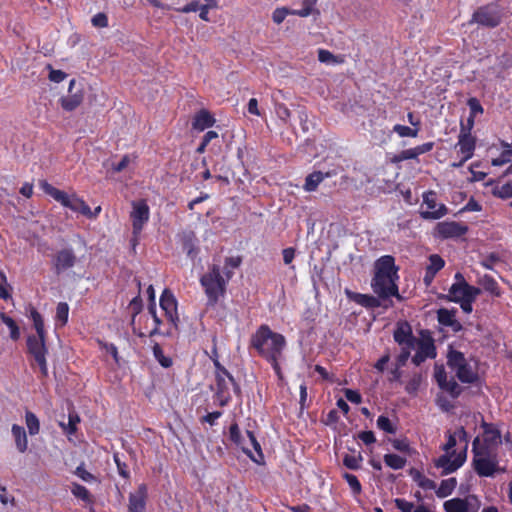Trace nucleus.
<instances>
[{
	"instance_id": "obj_51",
	"label": "nucleus",
	"mask_w": 512,
	"mask_h": 512,
	"mask_svg": "<svg viewBox=\"0 0 512 512\" xmlns=\"http://www.w3.org/2000/svg\"><path fill=\"white\" fill-rule=\"evenodd\" d=\"M377 427L386 432V433H389V434H395L396 433V427L393 425V423L391 422V420L385 416V415H380L378 418H377Z\"/></svg>"
},
{
	"instance_id": "obj_58",
	"label": "nucleus",
	"mask_w": 512,
	"mask_h": 512,
	"mask_svg": "<svg viewBox=\"0 0 512 512\" xmlns=\"http://www.w3.org/2000/svg\"><path fill=\"white\" fill-rule=\"evenodd\" d=\"M395 506L402 512H414V504L403 498H396L394 500Z\"/></svg>"
},
{
	"instance_id": "obj_32",
	"label": "nucleus",
	"mask_w": 512,
	"mask_h": 512,
	"mask_svg": "<svg viewBox=\"0 0 512 512\" xmlns=\"http://www.w3.org/2000/svg\"><path fill=\"white\" fill-rule=\"evenodd\" d=\"M384 463L391 469L400 470L403 469L407 463L405 457L398 454L388 453L383 457Z\"/></svg>"
},
{
	"instance_id": "obj_62",
	"label": "nucleus",
	"mask_w": 512,
	"mask_h": 512,
	"mask_svg": "<svg viewBox=\"0 0 512 512\" xmlns=\"http://www.w3.org/2000/svg\"><path fill=\"white\" fill-rule=\"evenodd\" d=\"M434 377L439 387L445 383L448 378L444 366H435Z\"/></svg>"
},
{
	"instance_id": "obj_48",
	"label": "nucleus",
	"mask_w": 512,
	"mask_h": 512,
	"mask_svg": "<svg viewBox=\"0 0 512 512\" xmlns=\"http://www.w3.org/2000/svg\"><path fill=\"white\" fill-rule=\"evenodd\" d=\"M316 5L312 0H303L302 8L299 10H295V15L299 17H308L309 15L316 13L319 14V10L314 9Z\"/></svg>"
},
{
	"instance_id": "obj_56",
	"label": "nucleus",
	"mask_w": 512,
	"mask_h": 512,
	"mask_svg": "<svg viewBox=\"0 0 512 512\" xmlns=\"http://www.w3.org/2000/svg\"><path fill=\"white\" fill-rule=\"evenodd\" d=\"M421 384V376L414 375L406 384L405 390L408 394H416Z\"/></svg>"
},
{
	"instance_id": "obj_16",
	"label": "nucleus",
	"mask_w": 512,
	"mask_h": 512,
	"mask_svg": "<svg viewBox=\"0 0 512 512\" xmlns=\"http://www.w3.org/2000/svg\"><path fill=\"white\" fill-rule=\"evenodd\" d=\"M160 307L164 311L167 320L177 328V324L179 322L177 300L169 289H165L162 292L160 297Z\"/></svg>"
},
{
	"instance_id": "obj_61",
	"label": "nucleus",
	"mask_w": 512,
	"mask_h": 512,
	"mask_svg": "<svg viewBox=\"0 0 512 512\" xmlns=\"http://www.w3.org/2000/svg\"><path fill=\"white\" fill-rule=\"evenodd\" d=\"M467 104L470 108V115L476 116L483 113V107L477 98H470Z\"/></svg>"
},
{
	"instance_id": "obj_46",
	"label": "nucleus",
	"mask_w": 512,
	"mask_h": 512,
	"mask_svg": "<svg viewBox=\"0 0 512 512\" xmlns=\"http://www.w3.org/2000/svg\"><path fill=\"white\" fill-rule=\"evenodd\" d=\"M69 316V305L66 302H59L56 307V321L60 322L61 326H64L68 322Z\"/></svg>"
},
{
	"instance_id": "obj_57",
	"label": "nucleus",
	"mask_w": 512,
	"mask_h": 512,
	"mask_svg": "<svg viewBox=\"0 0 512 512\" xmlns=\"http://www.w3.org/2000/svg\"><path fill=\"white\" fill-rule=\"evenodd\" d=\"M92 25L98 28H105L108 26V17L105 13L99 12L91 19Z\"/></svg>"
},
{
	"instance_id": "obj_4",
	"label": "nucleus",
	"mask_w": 512,
	"mask_h": 512,
	"mask_svg": "<svg viewBox=\"0 0 512 512\" xmlns=\"http://www.w3.org/2000/svg\"><path fill=\"white\" fill-rule=\"evenodd\" d=\"M229 280L221 274V268L217 264L209 266L208 271L200 279V285L207 297L206 305L215 307L221 298H224Z\"/></svg>"
},
{
	"instance_id": "obj_38",
	"label": "nucleus",
	"mask_w": 512,
	"mask_h": 512,
	"mask_svg": "<svg viewBox=\"0 0 512 512\" xmlns=\"http://www.w3.org/2000/svg\"><path fill=\"white\" fill-rule=\"evenodd\" d=\"M25 422L30 435H36L40 431V422L38 417L31 411H26Z\"/></svg>"
},
{
	"instance_id": "obj_10",
	"label": "nucleus",
	"mask_w": 512,
	"mask_h": 512,
	"mask_svg": "<svg viewBox=\"0 0 512 512\" xmlns=\"http://www.w3.org/2000/svg\"><path fill=\"white\" fill-rule=\"evenodd\" d=\"M150 218V208L145 199L132 202V211L130 212V220L132 223V239L131 242L135 246L143 231L144 226Z\"/></svg>"
},
{
	"instance_id": "obj_63",
	"label": "nucleus",
	"mask_w": 512,
	"mask_h": 512,
	"mask_svg": "<svg viewBox=\"0 0 512 512\" xmlns=\"http://www.w3.org/2000/svg\"><path fill=\"white\" fill-rule=\"evenodd\" d=\"M222 414V411L209 412L201 418V422L208 423L210 426H214Z\"/></svg>"
},
{
	"instance_id": "obj_41",
	"label": "nucleus",
	"mask_w": 512,
	"mask_h": 512,
	"mask_svg": "<svg viewBox=\"0 0 512 512\" xmlns=\"http://www.w3.org/2000/svg\"><path fill=\"white\" fill-rule=\"evenodd\" d=\"M493 196L506 200L512 198V183L507 182L503 185H497L492 189Z\"/></svg>"
},
{
	"instance_id": "obj_22",
	"label": "nucleus",
	"mask_w": 512,
	"mask_h": 512,
	"mask_svg": "<svg viewBox=\"0 0 512 512\" xmlns=\"http://www.w3.org/2000/svg\"><path fill=\"white\" fill-rule=\"evenodd\" d=\"M77 261V257L72 248L59 250L54 257V267L57 273L72 268Z\"/></svg>"
},
{
	"instance_id": "obj_26",
	"label": "nucleus",
	"mask_w": 512,
	"mask_h": 512,
	"mask_svg": "<svg viewBox=\"0 0 512 512\" xmlns=\"http://www.w3.org/2000/svg\"><path fill=\"white\" fill-rule=\"evenodd\" d=\"M214 123L215 118L212 114L208 110L202 109L195 114L192 126L195 130L204 131L205 129L212 127Z\"/></svg>"
},
{
	"instance_id": "obj_45",
	"label": "nucleus",
	"mask_w": 512,
	"mask_h": 512,
	"mask_svg": "<svg viewBox=\"0 0 512 512\" xmlns=\"http://www.w3.org/2000/svg\"><path fill=\"white\" fill-rule=\"evenodd\" d=\"M71 492L76 498L81 499L87 503L91 502V494L85 486L78 483H73Z\"/></svg>"
},
{
	"instance_id": "obj_35",
	"label": "nucleus",
	"mask_w": 512,
	"mask_h": 512,
	"mask_svg": "<svg viewBox=\"0 0 512 512\" xmlns=\"http://www.w3.org/2000/svg\"><path fill=\"white\" fill-rule=\"evenodd\" d=\"M0 319L9 328L10 338L17 341L20 338V329L15 320L5 313L0 314Z\"/></svg>"
},
{
	"instance_id": "obj_2",
	"label": "nucleus",
	"mask_w": 512,
	"mask_h": 512,
	"mask_svg": "<svg viewBox=\"0 0 512 512\" xmlns=\"http://www.w3.org/2000/svg\"><path fill=\"white\" fill-rule=\"evenodd\" d=\"M375 274L371 281L373 292L383 300L396 297L401 300L397 280L399 279L398 267L391 255L380 257L375 263Z\"/></svg>"
},
{
	"instance_id": "obj_64",
	"label": "nucleus",
	"mask_w": 512,
	"mask_h": 512,
	"mask_svg": "<svg viewBox=\"0 0 512 512\" xmlns=\"http://www.w3.org/2000/svg\"><path fill=\"white\" fill-rule=\"evenodd\" d=\"M358 439H360L365 445H371L376 442L375 435L373 431H361L357 435Z\"/></svg>"
},
{
	"instance_id": "obj_18",
	"label": "nucleus",
	"mask_w": 512,
	"mask_h": 512,
	"mask_svg": "<svg viewBox=\"0 0 512 512\" xmlns=\"http://www.w3.org/2000/svg\"><path fill=\"white\" fill-rule=\"evenodd\" d=\"M480 293V288L469 285L466 281H463V283H453L451 285L447 299L455 303L464 300L471 295H479Z\"/></svg>"
},
{
	"instance_id": "obj_47",
	"label": "nucleus",
	"mask_w": 512,
	"mask_h": 512,
	"mask_svg": "<svg viewBox=\"0 0 512 512\" xmlns=\"http://www.w3.org/2000/svg\"><path fill=\"white\" fill-rule=\"evenodd\" d=\"M288 15H295V9L278 7L272 13V20L277 25L281 24Z\"/></svg>"
},
{
	"instance_id": "obj_31",
	"label": "nucleus",
	"mask_w": 512,
	"mask_h": 512,
	"mask_svg": "<svg viewBox=\"0 0 512 512\" xmlns=\"http://www.w3.org/2000/svg\"><path fill=\"white\" fill-rule=\"evenodd\" d=\"M457 486V480L454 477L444 479L441 481L438 489L436 490V496L438 498H445L451 495Z\"/></svg>"
},
{
	"instance_id": "obj_7",
	"label": "nucleus",
	"mask_w": 512,
	"mask_h": 512,
	"mask_svg": "<svg viewBox=\"0 0 512 512\" xmlns=\"http://www.w3.org/2000/svg\"><path fill=\"white\" fill-rule=\"evenodd\" d=\"M40 187L44 193L59 202L63 207L69 208L73 212L80 213L84 216L88 213L90 214L89 205L75 193L68 195L66 192L59 190L46 180L40 182Z\"/></svg>"
},
{
	"instance_id": "obj_59",
	"label": "nucleus",
	"mask_w": 512,
	"mask_h": 512,
	"mask_svg": "<svg viewBox=\"0 0 512 512\" xmlns=\"http://www.w3.org/2000/svg\"><path fill=\"white\" fill-rule=\"evenodd\" d=\"M48 68L50 69L48 78L52 82L60 83L67 77V74L62 70H55L51 65H48Z\"/></svg>"
},
{
	"instance_id": "obj_5",
	"label": "nucleus",
	"mask_w": 512,
	"mask_h": 512,
	"mask_svg": "<svg viewBox=\"0 0 512 512\" xmlns=\"http://www.w3.org/2000/svg\"><path fill=\"white\" fill-rule=\"evenodd\" d=\"M446 436L447 441L442 446V450L445 454L434 460V466L442 469V475H448L455 472L462 467L466 461V450L456 453L453 449L457 444L456 434L448 431Z\"/></svg>"
},
{
	"instance_id": "obj_3",
	"label": "nucleus",
	"mask_w": 512,
	"mask_h": 512,
	"mask_svg": "<svg viewBox=\"0 0 512 512\" xmlns=\"http://www.w3.org/2000/svg\"><path fill=\"white\" fill-rule=\"evenodd\" d=\"M30 319L33 322V327L36 334L29 335L26 339L27 353L33 358L34 363L31 362V367L36 364L40 370V378L45 379L48 377V366L46 356L48 348L46 345L47 333L45 331L44 320L42 315L33 306L30 307Z\"/></svg>"
},
{
	"instance_id": "obj_27",
	"label": "nucleus",
	"mask_w": 512,
	"mask_h": 512,
	"mask_svg": "<svg viewBox=\"0 0 512 512\" xmlns=\"http://www.w3.org/2000/svg\"><path fill=\"white\" fill-rule=\"evenodd\" d=\"M331 176H332L331 172L323 173L321 171H314V172H312V173H310V174H308L306 176L303 188L307 192L316 191L318 186H319V184L325 178H328V177H331Z\"/></svg>"
},
{
	"instance_id": "obj_30",
	"label": "nucleus",
	"mask_w": 512,
	"mask_h": 512,
	"mask_svg": "<svg viewBox=\"0 0 512 512\" xmlns=\"http://www.w3.org/2000/svg\"><path fill=\"white\" fill-rule=\"evenodd\" d=\"M480 285L483 289L490 293L492 296L499 297L501 295V289L497 281L490 275H484L480 281Z\"/></svg>"
},
{
	"instance_id": "obj_55",
	"label": "nucleus",
	"mask_w": 512,
	"mask_h": 512,
	"mask_svg": "<svg viewBox=\"0 0 512 512\" xmlns=\"http://www.w3.org/2000/svg\"><path fill=\"white\" fill-rule=\"evenodd\" d=\"M412 349L413 348H410L408 346H401V352L399 353V355L396 358V364L395 365H397L398 367L405 366L406 362L408 361V359L410 357Z\"/></svg>"
},
{
	"instance_id": "obj_11",
	"label": "nucleus",
	"mask_w": 512,
	"mask_h": 512,
	"mask_svg": "<svg viewBox=\"0 0 512 512\" xmlns=\"http://www.w3.org/2000/svg\"><path fill=\"white\" fill-rule=\"evenodd\" d=\"M483 439L480 442L476 437L472 443V449L479 451L498 453V449L502 444V436L500 430L493 423H482Z\"/></svg>"
},
{
	"instance_id": "obj_42",
	"label": "nucleus",
	"mask_w": 512,
	"mask_h": 512,
	"mask_svg": "<svg viewBox=\"0 0 512 512\" xmlns=\"http://www.w3.org/2000/svg\"><path fill=\"white\" fill-rule=\"evenodd\" d=\"M80 422V418L76 413H69L68 423H60L64 433L67 435H74L77 431V424Z\"/></svg>"
},
{
	"instance_id": "obj_60",
	"label": "nucleus",
	"mask_w": 512,
	"mask_h": 512,
	"mask_svg": "<svg viewBox=\"0 0 512 512\" xmlns=\"http://www.w3.org/2000/svg\"><path fill=\"white\" fill-rule=\"evenodd\" d=\"M201 4L198 0H192L189 3H187L185 6L176 8L175 10L180 13H190V12H196L200 10Z\"/></svg>"
},
{
	"instance_id": "obj_23",
	"label": "nucleus",
	"mask_w": 512,
	"mask_h": 512,
	"mask_svg": "<svg viewBox=\"0 0 512 512\" xmlns=\"http://www.w3.org/2000/svg\"><path fill=\"white\" fill-rule=\"evenodd\" d=\"M434 147V142H426L414 148L402 150L394 157L395 162L417 159L420 155L430 152Z\"/></svg>"
},
{
	"instance_id": "obj_9",
	"label": "nucleus",
	"mask_w": 512,
	"mask_h": 512,
	"mask_svg": "<svg viewBox=\"0 0 512 512\" xmlns=\"http://www.w3.org/2000/svg\"><path fill=\"white\" fill-rule=\"evenodd\" d=\"M502 22V12L497 3L491 2L478 7L472 14L470 23L486 28H496Z\"/></svg>"
},
{
	"instance_id": "obj_40",
	"label": "nucleus",
	"mask_w": 512,
	"mask_h": 512,
	"mask_svg": "<svg viewBox=\"0 0 512 512\" xmlns=\"http://www.w3.org/2000/svg\"><path fill=\"white\" fill-rule=\"evenodd\" d=\"M362 461L363 457L360 452L357 455L345 454L343 457V465L351 470L360 469Z\"/></svg>"
},
{
	"instance_id": "obj_34",
	"label": "nucleus",
	"mask_w": 512,
	"mask_h": 512,
	"mask_svg": "<svg viewBox=\"0 0 512 512\" xmlns=\"http://www.w3.org/2000/svg\"><path fill=\"white\" fill-rule=\"evenodd\" d=\"M501 145L504 147V149L499 157L492 159L491 164L493 166H503L511 161L512 146L505 141H501Z\"/></svg>"
},
{
	"instance_id": "obj_52",
	"label": "nucleus",
	"mask_w": 512,
	"mask_h": 512,
	"mask_svg": "<svg viewBox=\"0 0 512 512\" xmlns=\"http://www.w3.org/2000/svg\"><path fill=\"white\" fill-rule=\"evenodd\" d=\"M113 458H114V462L117 466L118 474L124 479H129L130 471H129V467L126 464V462L121 459L119 453H114Z\"/></svg>"
},
{
	"instance_id": "obj_14",
	"label": "nucleus",
	"mask_w": 512,
	"mask_h": 512,
	"mask_svg": "<svg viewBox=\"0 0 512 512\" xmlns=\"http://www.w3.org/2000/svg\"><path fill=\"white\" fill-rule=\"evenodd\" d=\"M423 202L427 206L426 211L421 212L423 219H440L448 213V208L444 204H438L436 201V193L428 191L423 194Z\"/></svg>"
},
{
	"instance_id": "obj_50",
	"label": "nucleus",
	"mask_w": 512,
	"mask_h": 512,
	"mask_svg": "<svg viewBox=\"0 0 512 512\" xmlns=\"http://www.w3.org/2000/svg\"><path fill=\"white\" fill-rule=\"evenodd\" d=\"M342 476L348 483L354 495H359L362 492V485L354 474L345 472Z\"/></svg>"
},
{
	"instance_id": "obj_8",
	"label": "nucleus",
	"mask_w": 512,
	"mask_h": 512,
	"mask_svg": "<svg viewBox=\"0 0 512 512\" xmlns=\"http://www.w3.org/2000/svg\"><path fill=\"white\" fill-rule=\"evenodd\" d=\"M472 466L479 477H492L495 473L504 471L499 467L498 453L472 449Z\"/></svg>"
},
{
	"instance_id": "obj_17",
	"label": "nucleus",
	"mask_w": 512,
	"mask_h": 512,
	"mask_svg": "<svg viewBox=\"0 0 512 512\" xmlns=\"http://www.w3.org/2000/svg\"><path fill=\"white\" fill-rule=\"evenodd\" d=\"M393 338L400 346L415 348L416 337L413 335L412 327L407 321H400L397 323L393 333Z\"/></svg>"
},
{
	"instance_id": "obj_29",
	"label": "nucleus",
	"mask_w": 512,
	"mask_h": 512,
	"mask_svg": "<svg viewBox=\"0 0 512 512\" xmlns=\"http://www.w3.org/2000/svg\"><path fill=\"white\" fill-rule=\"evenodd\" d=\"M83 101V93L81 91L70 94L60 99L61 107L68 112L75 110Z\"/></svg>"
},
{
	"instance_id": "obj_54",
	"label": "nucleus",
	"mask_w": 512,
	"mask_h": 512,
	"mask_svg": "<svg viewBox=\"0 0 512 512\" xmlns=\"http://www.w3.org/2000/svg\"><path fill=\"white\" fill-rule=\"evenodd\" d=\"M143 302L140 295L134 297L129 303V309L132 312V320L142 311Z\"/></svg>"
},
{
	"instance_id": "obj_39",
	"label": "nucleus",
	"mask_w": 512,
	"mask_h": 512,
	"mask_svg": "<svg viewBox=\"0 0 512 512\" xmlns=\"http://www.w3.org/2000/svg\"><path fill=\"white\" fill-rule=\"evenodd\" d=\"M318 60L321 63H333V64H342L344 62L343 56H336L326 49L318 50Z\"/></svg>"
},
{
	"instance_id": "obj_53",
	"label": "nucleus",
	"mask_w": 512,
	"mask_h": 512,
	"mask_svg": "<svg viewBox=\"0 0 512 512\" xmlns=\"http://www.w3.org/2000/svg\"><path fill=\"white\" fill-rule=\"evenodd\" d=\"M445 266V261L438 254L429 256V265L426 267L434 273H438Z\"/></svg>"
},
{
	"instance_id": "obj_12",
	"label": "nucleus",
	"mask_w": 512,
	"mask_h": 512,
	"mask_svg": "<svg viewBox=\"0 0 512 512\" xmlns=\"http://www.w3.org/2000/svg\"><path fill=\"white\" fill-rule=\"evenodd\" d=\"M230 385L233 386V390L236 395L241 393V388L232 375L223 376L220 373L215 375L213 398L220 407L227 406L232 399L230 394Z\"/></svg>"
},
{
	"instance_id": "obj_19",
	"label": "nucleus",
	"mask_w": 512,
	"mask_h": 512,
	"mask_svg": "<svg viewBox=\"0 0 512 512\" xmlns=\"http://www.w3.org/2000/svg\"><path fill=\"white\" fill-rule=\"evenodd\" d=\"M148 498L147 485L142 483L135 492L129 494L127 512H146Z\"/></svg>"
},
{
	"instance_id": "obj_15",
	"label": "nucleus",
	"mask_w": 512,
	"mask_h": 512,
	"mask_svg": "<svg viewBox=\"0 0 512 512\" xmlns=\"http://www.w3.org/2000/svg\"><path fill=\"white\" fill-rule=\"evenodd\" d=\"M443 509L445 512H477L479 501L474 495L466 498H452L444 502Z\"/></svg>"
},
{
	"instance_id": "obj_6",
	"label": "nucleus",
	"mask_w": 512,
	"mask_h": 512,
	"mask_svg": "<svg viewBox=\"0 0 512 512\" xmlns=\"http://www.w3.org/2000/svg\"><path fill=\"white\" fill-rule=\"evenodd\" d=\"M447 365L462 383L473 384L479 378L477 371L468 363L464 353L455 350L452 346L448 348Z\"/></svg>"
},
{
	"instance_id": "obj_49",
	"label": "nucleus",
	"mask_w": 512,
	"mask_h": 512,
	"mask_svg": "<svg viewBox=\"0 0 512 512\" xmlns=\"http://www.w3.org/2000/svg\"><path fill=\"white\" fill-rule=\"evenodd\" d=\"M440 389L448 392L453 398H457L461 394V388L454 378L447 379Z\"/></svg>"
},
{
	"instance_id": "obj_25",
	"label": "nucleus",
	"mask_w": 512,
	"mask_h": 512,
	"mask_svg": "<svg viewBox=\"0 0 512 512\" xmlns=\"http://www.w3.org/2000/svg\"><path fill=\"white\" fill-rule=\"evenodd\" d=\"M345 294L350 300L365 308L374 309L380 307L381 305L379 297H375L369 294L352 292L348 289L345 290Z\"/></svg>"
},
{
	"instance_id": "obj_20",
	"label": "nucleus",
	"mask_w": 512,
	"mask_h": 512,
	"mask_svg": "<svg viewBox=\"0 0 512 512\" xmlns=\"http://www.w3.org/2000/svg\"><path fill=\"white\" fill-rule=\"evenodd\" d=\"M417 352L424 355L426 358L434 359L437 356L435 341L432 333L428 329L420 331V338H416Z\"/></svg>"
},
{
	"instance_id": "obj_36",
	"label": "nucleus",
	"mask_w": 512,
	"mask_h": 512,
	"mask_svg": "<svg viewBox=\"0 0 512 512\" xmlns=\"http://www.w3.org/2000/svg\"><path fill=\"white\" fill-rule=\"evenodd\" d=\"M154 358L158 361V363L164 367L169 368L172 366L173 361L170 357L165 356L163 349L161 348L159 343H154L152 347Z\"/></svg>"
},
{
	"instance_id": "obj_13",
	"label": "nucleus",
	"mask_w": 512,
	"mask_h": 512,
	"mask_svg": "<svg viewBox=\"0 0 512 512\" xmlns=\"http://www.w3.org/2000/svg\"><path fill=\"white\" fill-rule=\"evenodd\" d=\"M468 232V226L456 221L438 222L434 236L440 239L459 238Z\"/></svg>"
},
{
	"instance_id": "obj_43",
	"label": "nucleus",
	"mask_w": 512,
	"mask_h": 512,
	"mask_svg": "<svg viewBox=\"0 0 512 512\" xmlns=\"http://www.w3.org/2000/svg\"><path fill=\"white\" fill-rule=\"evenodd\" d=\"M455 316H456V310L455 309L449 310V309H446V308H440L437 311L438 323L440 325H442V326H445V327H447L448 324H451V321L455 318Z\"/></svg>"
},
{
	"instance_id": "obj_44",
	"label": "nucleus",
	"mask_w": 512,
	"mask_h": 512,
	"mask_svg": "<svg viewBox=\"0 0 512 512\" xmlns=\"http://www.w3.org/2000/svg\"><path fill=\"white\" fill-rule=\"evenodd\" d=\"M242 263V258L240 256L236 257H227L225 259V266H224V275L227 278V280H230L233 276V272L231 269L238 268Z\"/></svg>"
},
{
	"instance_id": "obj_24",
	"label": "nucleus",
	"mask_w": 512,
	"mask_h": 512,
	"mask_svg": "<svg viewBox=\"0 0 512 512\" xmlns=\"http://www.w3.org/2000/svg\"><path fill=\"white\" fill-rule=\"evenodd\" d=\"M229 439L239 447L248 457L251 458L256 463L260 461L255 458L251 452V450L246 446V440L242 436L240 428L236 422L232 423L229 427Z\"/></svg>"
},
{
	"instance_id": "obj_28",
	"label": "nucleus",
	"mask_w": 512,
	"mask_h": 512,
	"mask_svg": "<svg viewBox=\"0 0 512 512\" xmlns=\"http://www.w3.org/2000/svg\"><path fill=\"white\" fill-rule=\"evenodd\" d=\"M11 432L14 437L17 450L20 453H24L28 448V439L25 429L18 424H13Z\"/></svg>"
},
{
	"instance_id": "obj_33",
	"label": "nucleus",
	"mask_w": 512,
	"mask_h": 512,
	"mask_svg": "<svg viewBox=\"0 0 512 512\" xmlns=\"http://www.w3.org/2000/svg\"><path fill=\"white\" fill-rule=\"evenodd\" d=\"M182 249L191 259H194L198 255L199 249L196 245V239L193 234L184 236Z\"/></svg>"
},
{
	"instance_id": "obj_1",
	"label": "nucleus",
	"mask_w": 512,
	"mask_h": 512,
	"mask_svg": "<svg viewBox=\"0 0 512 512\" xmlns=\"http://www.w3.org/2000/svg\"><path fill=\"white\" fill-rule=\"evenodd\" d=\"M286 345L285 337L273 331L267 324H261L249 340V349L254 350L259 357L270 363L279 378H282L279 360Z\"/></svg>"
},
{
	"instance_id": "obj_37",
	"label": "nucleus",
	"mask_w": 512,
	"mask_h": 512,
	"mask_svg": "<svg viewBox=\"0 0 512 512\" xmlns=\"http://www.w3.org/2000/svg\"><path fill=\"white\" fill-rule=\"evenodd\" d=\"M392 131L396 133L399 137H411L416 138L419 134L420 128H412L402 124H395L393 126Z\"/></svg>"
},
{
	"instance_id": "obj_21",
	"label": "nucleus",
	"mask_w": 512,
	"mask_h": 512,
	"mask_svg": "<svg viewBox=\"0 0 512 512\" xmlns=\"http://www.w3.org/2000/svg\"><path fill=\"white\" fill-rule=\"evenodd\" d=\"M455 148L464 157V160L471 159L476 149V137L470 132L459 133Z\"/></svg>"
}]
</instances>
